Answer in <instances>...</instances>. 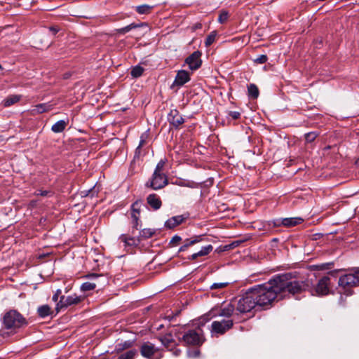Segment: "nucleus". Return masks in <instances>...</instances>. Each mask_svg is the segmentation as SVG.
<instances>
[{"instance_id":"f257e3e1","label":"nucleus","mask_w":359,"mask_h":359,"mask_svg":"<svg viewBox=\"0 0 359 359\" xmlns=\"http://www.w3.org/2000/svg\"><path fill=\"white\" fill-rule=\"evenodd\" d=\"M309 287L308 282L298 280L292 273H286L276 275L268 282L257 285L251 290L257 306L263 307L271 304L276 299L284 298L287 294H299Z\"/></svg>"},{"instance_id":"f03ea898","label":"nucleus","mask_w":359,"mask_h":359,"mask_svg":"<svg viewBox=\"0 0 359 359\" xmlns=\"http://www.w3.org/2000/svg\"><path fill=\"white\" fill-rule=\"evenodd\" d=\"M3 323L6 329L20 328L26 325L27 321L19 312L11 310L4 314Z\"/></svg>"},{"instance_id":"7ed1b4c3","label":"nucleus","mask_w":359,"mask_h":359,"mask_svg":"<svg viewBox=\"0 0 359 359\" xmlns=\"http://www.w3.org/2000/svg\"><path fill=\"white\" fill-rule=\"evenodd\" d=\"M257 306L251 288L237 301L236 310L240 313H248Z\"/></svg>"},{"instance_id":"20e7f679","label":"nucleus","mask_w":359,"mask_h":359,"mask_svg":"<svg viewBox=\"0 0 359 359\" xmlns=\"http://www.w3.org/2000/svg\"><path fill=\"white\" fill-rule=\"evenodd\" d=\"M182 340L187 345L201 346L204 342L205 338L202 330L198 328L196 330H189L183 334Z\"/></svg>"},{"instance_id":"39448f33","label":"nucleus","mask_w":359,"mask_h":359,"mask_svg":"<svg viewBox=\"0 0 359 359\" xmlns=\"http://www.w3.org/2000/svg\"><path fill=\"white\" fill-rule=\"evenodd\" d=\"M168 183V181L165 174L154 172L151 178L146 183L145 186L154 190H158L165 187Z\"/></svg>"},{"instance_id":"423d86ee","label":"nucleus","mask_w":359,"mask_h":359,"mask_svg":"<svg viewBox=\"0 0 359 359\" xmlns=\"http://www.w3.org/2000/svg\"><path fill=\"white\" fill-rule=\"evenodd\" d=\"M140 353L148 359H161L162 357L161 353H159V348L149 341L145 342L141 346Z\"/></svg>"},{"instance_id":"0eeeda50","label":"nucleus","mask_w":359,"mask_h":359,"mask_svg":"<svg viewBox=\"0 0 359 359\" xmlns=\"http://www.w3.org/2000/svg\"><path fill=\"white\" fill-rule=\"evenodd\" d=\"M84 297L72 294L69 296H61L60 301L57 303L56 309L60 310L72 305H76L83 300Z\"/></svg>"},{"instance_id":"6e6552de","label":"nucleus","mask_w":359,"mask_h":359,"mask_svg":"<svg viewBox=\"0 0 359 359\" xmlns=\"http://www.w3.org/2000/svg\"><path fill=\"white\" fill-rule=\"evenodd\" d=\"M233 324V320L229 318L222 320H215L211 325V332L212 334H223L232 327Z\"/></svg>"},{"instance_id":"1a4fd4ad","label":"nucleus","mask_w":359,"mask_h":359,"mask_svg":"<svg viewBox=\"0 0 359 359\" xmlns=\"http://www.w3.org/2000/svg\"><path fill=\"white\" fill-rule=\"evenodd\" d=\"M357 275V269H355L353 273L341 276L339 279V285L344 288L358 285Z\"/></svg>"},{"instance_id":"9d476101","label":"nucleus","mask_w":359,"mask_h":359,"mask_svg":"<svg viewBox=\"0 0 359 359\" xmlns=\"http://www.w3.org/2000/svg\"><path fill=\"white\" fill-rule=\"evenodd\" d=\"M201 52L199 50L194 51L185 60V63L192 71L199 69L202 65Z\"/></svg>"},{"instance_id":"9b49d317","label":"nucleus","mask_w":359,"mask_h":359,"mask_svg":"<svg viewBox=\"0 0 359 359\" xmlns=\"http://www.w3.org/2000/svg\"><path fill=\"white\" fill-rule=\"evenodd\" d=\"M330 278L325 276L319 279L315 288V293L319 296L327 295L330 292Z\"/></svg>"},{"instance_id":"f8f14e48","label":"nucleus","mask_w":359,"mask_h":359,"mask_svg":"<svg viewBox=\"0 0 359 359\" xmlns=\"http://www.w3.org/2000/svg\"><path fill=\"white\" fill-rule=\"evenodd\" d=\"M303 222V219L301 217H290L278 219L273 222L274 226H280L281 225L285 226H294Z\"/></svg>"},{"instance_id":"ddd939ff","label":"nucleus","mask_w":359,"mask_h":359,"mask_svg":"<svg viewBox=\"0 0 359 359\" xmlns=\"http://www.w3.org/2000/svg\"><path fill=\"white\" fill-rule=\"evenodd\" d=\"M190 74L186 70H180L177 72V75L175 76V81L172 83V86L181 87L184 85L186 83L190 81Z\"/></svg>"},{"instance_id":"4468645a","label":"nucleus","mask_w":359,"mask_h":359,"mask_svg":"<svg viewBox=\"0 0 359 359\" xmlns=\"http://www.w3.org/2000/svg\"><path fill=\"white\" fill-rule=\"evenodd\" d=\"M169 122L175 128L179 127L184 122V118L179 114L177 110H171L168 116Z\"/></svg>"},{"instance_id":"2eb2a0df","label":"nucleus","mask_w":359,"mask_h":359,"mask_svg":"<svg viewBox=\"0 0 359 359\" xmlns=\"http://www.w3.org/2000/svg\"><path fill=\"white\" fill-rule=\"evenodd\" d=\"M118 241L120 243H123V247H133L136 246L139 244L140 240L134 237L127 236L125 234H122L119 236Z\"/></svg>"},{"instance_id":"dca6fc26","label":"nucleus","mask_w":359,"mask_h":359,"mask_svg":"<svg viewBox=\"0 0 359 359\" xmlns=\"http://www.w3.org/2000/svg\"><path fill=\"white\" fill-rule=\"evenodd\" d=\"M203 238L204 235H198L185 240L183 245H182L180 248L179 252L185 251L189 246L194 245L199 242H201L203 240Z\"/></svg>"},{"instance_id":"f3484780","label":"nucleus","mask_w":359,"mask_h":359,"mask_svg":"<svg viewBox=\"0 0 359 359\" xmlns=\"http://www.w3.org/2000/svg\"><path fill=\"white\" fill-rule=\"evenodd\" d=\"M185 219L186 217H184L183 215L172 217L165 222V226L168 229H173L179 224H182L185 220Z\"/></svg>"},{"instance_id":"a211bd4d","label":"nucleus","mask_w":359,"mask_h":359,"mask_svg":"<svg viewBox=\"0 0 359 359\" xmlns=\"http://www.w3.org/2000/svg\"><path fill=\"white\" fill-rule=\"evenodd\" d=\"M147 200L148 204L155 210H158L162 205L160 198L155 194H149Z\"/></svg>"},{"instance_id":"6ab92c4d","label":"nucleus","mask_w":359,"mask_h":359,"mask_svg":"<svg viewBox=\"0 0 359 359\" xmlns=\"http://www.w3.org/2000/svg\"><path fill=\"white\" fill-rule=\"evenodd\" d=\"M52 109V105L48 103L39 104L31 110L32 115L42 114Z\"/></svg>"},{"instance_id":"aec40b11","label":"nucleus","mask_w":359,"mask_h":359,"mask_svg":"<svg viewBox=\"0 0 359 359\" xmlns=\"http://www.w3.org/2000/svg\"><path fill=\"white\" fill-rule=\"evenodd\" d=\"M235 309V305L232 302L222 308L217 314L219 316L229 318L233 314Z\"/></svg>"},{"instance_id":"412c9836","label":"nucleus","mask_w":359,"mask_h":359,"mask_svg":"<svg viewBox=\"0 0 359 359\" xmlns=\"http://www.w3.org/2000/svg\"><path fill=\"white\" fill-rule=\"evenodd\" d=\"M67 125V121L64 120H60L52 126L51 130L56 133H61L65 129Z\"/></svg>"},{"instance_id":"4be33fe9","label":"nucleus","mask_w":359,"mask_h":359,"mask_svg":"<svg viewBox=\"0 0 359 359\" xmlns=\"http://www.w3.org/2000/svg\"><path fill=\"white\" fill-rule=\"evenodd\" d=\"M20 98L21 96L18 95H10L4 100V106L5 107H10L20 101Z\"/></svg>"},{"instance_id":"5701e85b","label":"nucleus","mask_w":359,"mask_h":359,"mask_svg":"<svg viewBox=\"0 0 359 359\" xmlns=\"http://www.w3.org/2000/svg\"><path fill=\"white\" fill-rule=\"evenodd\" d=\"M38 315L41 318H46L52 313L51 309L48 305H42L37 309Z\"/></svg>"},{"instance_id":"b1692460","label":"nucleus","mask_w":359,"mask_h":359,"mask_svg":"<svg viewBox=\"0 0 359 359\" xmlns=\"http://www.w3.org/2000/svg\"><path fill=\"white\" fill-rule=\"evenodd\" d=\"M248 96L252 99H257L259 96V89L257 86L254 83H250L248 86Z\"/></svg>"},{"instance_id":"393cba45","label":"nucleus","mask_w":359,"mask_h":359,"mask_svg":"<svg viewBox=\"0 0 359 359\" xmlns=\"http://www.w3.org/2000/svg\"><path fill=\"white\" fill-rule=\"evenodd\" d=\"M155 233H156V231L153 229H144L140 232V236H139L138 239L140 241L142 239L149 238L151 236H153V235H154Z\"/></svg>"},{"instance_id":"a878e982","label":"nucleus","mask_w":359,"mask_h":359,"mask_svg":"<svg viewBox=\"0 0 359 359\" xmlns=\"http://www.w3.org/2000/svg\"><path fill=\"white\" fill-rule=\"evenodd\" d=\"M160 340L163 345L167 348L171 347L175 344V340L170 334L162 337Z\"/></svg>"},{"instance_id":"bb28decb","label":"nucleus","mask_w":359,"mask_h":359,"mask_svg":"<svg viewBox=\"0 0 359 359\" xmlns=\"http://www.w3.org/2000/svg\"><path fill=\"white\" fill-rule=\"evenodd\" d=\"M174 184L180 187H187L190 188H196L198 187L197 183L193 181H186L183 180H177Z\"/></svg>"},{"instance_id":"cd10ccee","label":"nucleus","mask_w":359,"mask_h":359,"mask_svg":"<svg viewBox=\"0 0 359 359\" xmlns=\"http://www.w3.org/2000/svg\"><path fill=\"white\" fill-rule=\"evenodd\" d=\"M137 354L138 353L137 350L131 349L121 354L118 359H134L137 355Z\"/></svg>"},{"instance_id":"c85d7f7f","label":"nucleus","mask_w":359,"mask_h":359,"mask_svg":"<svg viewBox=\"0 0 359 359\" xmlns=\"http://www.w3.org/2000/svg\"><path fill=\"white\" fill-rule=\"evenodd\" d=\"M153 6L143 4L136 7L135 10L139 14H148L151 12Z\"/></svg>"},{"instance_id":"c756f323","label":"nucleus","mask_w":359,"mask_h":359,"mask_svg":"<svg viewBox=\"0 0 359 359\" xmlns=\"http://www.w3.org/2000/svg\"><path fill=\"white\" fill-rule=\"evenodd\" d=\"M144 71V69L140 65H136L134 67H133L130 72V74L133 78H138L142 75Z\"/></svg>"},{"instance_id":"7c9ffc66","label":"nucleus","mask_w":359,"mask_h":359,"mask_svg":"<svg viewBox=\"0 0 359 359\" xmlns=\"http://www.w3.org/2000/svg\"><path fill=\"white\" fill-rule=\"evenodd\" d=\"M216 36H217V32L215 31L212 32L205 39V46L208 47L210 45H212L215 42V41L216 39Z\"/></svg>"},{"instance_id":"2f4dec72","label":"nucleus","mask_w":359,"mask_h":359,"mask_svg":"<svg viewBox=\"0 0 359 359\" xmlns=\"http://www.w3.org/2000/svg\"><path fill=\"white\" fill-rule=\"evenodd\" d=\"M96 287V283L95 282H86L83 283L81 286L82 291H90L93 290Z\"/></svg>"},{"instance_id":"473e14b6","label":"nucleus","mask_w":359,"mask_h":359,"mask_svg":"<svg viewBox=\"0 0 359 359\" xmlns=\"http://www.w3.org/2000/svg\"><path fill=\"white\" fill-rule=\"evenodd\" d=\"M212 249L213 247L212 245H208L203 247L201 250L197 252V255H198L200 257L208 255L212 250Z\"/></svg>"},{"instance_id":"72a5a7b5","label":"nucleus","mask_w":359,"mask_h":359,"mask_svg":"<svg viewBox=\"0 0 359 359\" xmlns=\"http://www.w3.org/2000/svg\"><path fill=\"white\" fill-rule=\"evenodd\" d=\"M228 18L229 13L225 10L221 11L218 17V22L221 24H224L227 21Z\"/></svg>"},{"instance_id":"f704fd0d","label":"nucleus","mask_w":359,"mask_h":359,"mask_svg":"<svg viewBox=\"0 0 359 359\" xmlns=\"http://www.w3.org/2000/svg\"><path fill=\"white\" fill-rule=\"evenodd\" d=\"M165 160L161 159L156 165V168L154 171V172L159 173V174H164L162 172V170L165 166Z\"/></svg>"},{"instance_id":"c9c22d12","label":"nucleus","mask_w":359,"mask_h":359,"mask_svg":"<svg viewBox=\"0 0 359 359\" xmlns=\"http://www.w3.org/2000/svg\"><path fill=\"white\" fill-rule=\"evenodd\" d=\"M318 134L316 132H310L305 134V140L307 142H313L317 137Z\"/></svg>"},{"instance_id":"e433bc0d","label":"nucleus","mask_w":359,"mask_h":359,"mask_svg":"<svg viewBox=\"0 0 359 359\" xmlns=\"http://www.w3.org/2000/svg\"><path fill=\"white\" fill-rule=\"evenodd\" d=\"M268 57L266 55H261L256 58L254 62L257 64H264L267 62Z\"/></svg>"},{"instance_id":"4c0bfd02","label":"nucleus","mask_w":359,"mask_h":359,"mask_svg":"<svg viewBox=\"0 0 359 359\" xmlns=\"http://www.w3.org/2000/svg\"><path fill=\"white\" fill-rule=\"evenodd\" d=\"M228 283H215L210 286L211 290L224 288L228 285Z\"/></svg>"},{"instance_id":"58836bf2","label":"nucleus","mask_w":359,"mask_h":359,"mask_svg":"<svg viewBox=\"0 0 359 359\" xmlns=\"http://www.w3.org/2000/svg\"><path fill=\"white\" fill-rule=\"evenodd\" d=\"M51 192L47 190H36L34 193L36 196H48Z\"/></svg>"},{"instance_id":"ea45409f","label":"nucleus","mask_w":359,"mask_h":359,"mask_svg":"<svg viewBox=\"0 0 359 359\" xmlns=\"http://www.w3.org/2000/svg\"><path fill=\"white\" fill-rule=\"evenodd\" d=\"M181 240L182 238L180 236L175 235L172 238L170 243L172 245H177Z\"/></svg>"},{"instance_id":"a19ab883","label":"nucleus","mask_w":359,"mask_h":359,"mask_svg":"<svg viewBox=\"0 0 359 359\" xmlns=\"http://www.w3.org/2000/svg\"><path fill=\"white\" fill-rule=\"evenodd\" d=\"M130 31V27L129 25L124 27L118 29L117 30L118 33L121 34H124Z\"/></svg>"},{"instance_id":"79ce46f5","label":"nucleus","mask_w":359,"mask_h":359,"mask_svg":"<svg viewBox=\"0 0 359 359\" xmlns=\"http://www.w3.org/2000/svg\"><path fill=\"white\" fill-rule=\"evenodd\" d=\"M229 115L234 120L238 119L241 116V114L238 111H230Z\"/></svg>"},{"instance_id":"37998d69","label":"nucleus","mask_w":359,"mask_h":359,"mask_svg":"<svg viewBox=\"0 0 359 359\" xmlns=\"http://www.w3.org/2000/svg\"><path fill=\"white\" fill-rule=\"evenodd\" d=\"M61 292H61L60 289H58V290H56V292H55V294H53V296L52 297V299H53V302H57L58 297L60 295Z\"/></svg>"},{"instance_id":"c03bdc74","label":"nucleus","mask_w":359,"mask_h":359,"mask_svg":"<svg viewBox=\"0 0 359 359\" xmlns=\"http://www.w3.org/2000/svg\"><path fill=\"white\" fill-rule=\"evenodd\" d=\"M49 31L53 35H55L60 31V28L57 26H51L49 27Z\"/></svg>"},{"instance_id":"a18cd8bd","label":"nucleus","mask_w":359,"mask_h":359,"mask_svg":"<svg viewBox=\"0 0 359 359\" xmlns=\"http://www.w3.org/2000/svg\"><path fill=\"white\" fill-rule=\"evenodd\" d=\"M145 25H146L145 23H140V24L131 23L129 25V26L130 27V30H132L133 29H136V28L142 27Z\"/></svg>"},{"instance_id":"49530a36","label":"nucleus","mask_w":359,"mask_h":359,"mask_svg":"<svg viewBox=\"0 0 359 359\" xmlns=\"http://www.w3.org/2000/svg\"><path fill=\"white\" fill-rule=\"evenodd\" d=\"M101 276H102V275L97 274V273H91L88 276V277H89L90 278L95 279V280L99 278Z\"/></svg>"},{"instance_id":"de8ad7c7","label":"nucleus","mask_w":359,"mask_h":359,"mask_svg":"<svg viewBox=\"0 0 359 359\" xmlns=\"http://www.w3.org/2000/svg\"><path fill=\"white\" fill-rule=\"evenodd\" d=\"M141 153V147H137L135 149L134 158H139Z\"/></svg>"},{"instance_id":"09e8293b","label":"nucleus","mask_w":359,"mask_h":359,"mask_svg":"<svg viewBox=\"0 0 359 359\" xmlns=\"http://www.w3.org/2000/svg\"><path fill=\"white\" fill-rule=\"evenodd\" d=\"M96 194V191L95 190V188L88 190V194H86V196H90L91 197H93L95 194Z\"/></svg>"},{"instance_id":"8fccbe9b","label":"nucleus","mask_w":359,"mask_h":359,"mask_svg":"<svg viewBox=\"0 0 359 359\" xmlns=\"http://www.w3.org/2000/svg\"><path fill=\"white\" fill-rule=\"evenodd\" d=\"M144 144H145V139H144V135H142L140 137V141L138 147L142 148V147H143Z\"/></svg>"},{"instance_id":"3c124183","label":"nucleus","mask_w":359,"mask_h":359,"mask_svg":"<svg viewBox=\"0 0 359 359\" xmlns=\"http://www.w3.org/2000/svg\"><path fill=\"white\" fill-rule=\"evenodd\" d=\"M132 218L133 219L134 225L137 226V225L138 217H137V215L133 213L132 215Z\"/></svg>"},{"instance_id":"603ef678","label":"nucleus","mask_w":359,"mask_h":359,"mask_svg":"<svg viewBox=\"0 0 359 359\" xmlns=\"http://www.w3.org/2000/svg\"><path fill=\"white\" fill-rule=\"evenodd\" d=\"M198 257H200V256L198 255H197V252H196L191 255V257H189V259L194 260V259H197Z\"/></svg>"},{"instance_id":"864d4df0","label":"nucleus","mask_w":359,"mask_h":359,"mask_svg":"<svg viewBox=\"0 0 359 359\" xmlns=\"http://www.w3.org/2000/svg\"><path fill=\"white\" fill-rule=\"evenodd\" d=\"M330 265H332V263H327V264H323V265L320 267V269H329L328 266H330Z\"/></svg>"},{"instance_id":"5fc2aeb1","label":"nucleus","mask_w":359,"mask_h":359,"mask_svg":"<svg viewBox=\"0 0 359 359\" xmlns=\"http://www.w3.org/2000/svg\"><path fill=\"white\" fill-rule=\"evenodd\" d=\"M130 345H131L130 342H125V345H124L123 348H128V347L130 346Z\"/></svg>"},{"instance_id":"6e6d98bb","label":"nucleus","mask_w":359,"mask_h":359,"mask_svg":"<svg viewBox=\"0 0 359 359\" xmlns=\"http://www.w3.org/2000/svg\"><path fill=\"white\" fill-rule=\"evenodd\" d=\"M6 138L3 135H0V142H4Z\"/></svg>"},{"instance_id":"4d7b16f0","label":"nucleus","mask_w":359,"mask_h":359,"mask_svg":"<svg viewBox=\"0 0 359 359\" xmlns=\"http://www.w3.org/2000/svg\"><path fill=\"white\" fill-rule=\"evenodd\" d=\"M180 352H181V351H180V350H179V349H177V350H176V351H175V353H175L176 355H179V354H180Z\"/></svg>"},{"instance_id":"13d9d810","label":"nucleus","mask_w":359,"mask_h":359,"mask_svg":"<svg viewBox=\"0 0 359 359\" xmlns=\"http://www.w3.org/2000/svg\"><path fill=\"white\" fill-rule=\"evenodd\" d=\"M239 243H240V241H236V242L233 243L232 245L236 244V245H238Z\"/></svg>"},{"instance_id":"bf43d9fd","label":"nucleus","mask_w":359,"mask_h":359,"mask_svg":"<svg viewBox=\"0 0 359 359\" xmlns=\"http://www.w3.org/2000/svg\"><path fill=\"white\" fill-rule=\"evenodd\" d=\"M356 163L359 164V158L357 160Z\"/></svg>"},{"instance_id":"052dcab7","label":"nucleus","mask_w":359,"mask_h":359,"mask_svg":"<svg viewBox=\"0 0 359 359\" xmlns=\"http://www.w3.org/2000/svg\"><path fill=\"white\" fill-rule=\"evenodd\" d=\"M1 68V65H0V69Z\"/></svg>"}]
</instances>
